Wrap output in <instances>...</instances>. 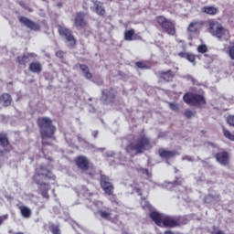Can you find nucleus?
<instances>
[{
    "label": "nucleus",
    "instance_id": "nucleus-14",
    "mask_svg": "<svg viewBox=\"0 0 234 234\" xmlns=\"http://www.w3.org/2000/svg\"><path fill=\"white\" fill-rule=\"evenodd\" d=\"M144 39L140 33H136L133 28L124 31V41H142Z\"/></svg>",
    "mask_w": 234,
    "mask_h": 234
},
{
    "label": "nucleus",
    "instance_id": "nucleus-35",
    "mask_svg": "<svg viewBox=\"0 0 234 234\" xmlns=\"http://www.w3.org/2000/svg\"><path fill=\"white\" fill-rule=\"evenodd\" d=\"M226 122L230 127H234V115L227 116Z\"/></svg>",
    "mask_w": 234,
    "mask_h": 234
},
{
    "label": "nucleus",
    "instance_id": "nucleus-18",
    "mask_svg": "<svg viewBox=\"0 0 234 234\" xmlns=\"http://www.w3.org/2000/svg\"><path fill=\"white\" fill-rule=\"evenodd\" d=\"M36 54L34 53H24L16 58V62L22 67H27V64L30 62V58H35Z\"/></svg>",
    "mask_w": 234,
    "mask_h": 234
},
{
    "label": "nucleus",
    "instance_id": "nucleus-8",
    "mask_svg": "<svg viewBox=\"0 0 234 234\" xmlns=\"http://www.w3.org/2000/svg\"><path fill=\"white\" fill-rule=\"evenodd\" d=\"M208 32L218 37L219 41H229L231 36L229 35V30L222 27V24L213 21L209 23Z\"/></svg>",
    "mask_w": 234,
    "mask_h": 234
},
{
    "label": "nucleus",
    "instance_id": "nucleus-25",
    "mask_svg": "<svg viewBox=\"0 0 234 234\" xmlns=\"http://www.w3.org/2000/svg\"><path fill=\"white\" fill-rule=\"evenodd\" d=\"M19 210H20L21 216L24 218H30L32 217V210L28 207L21 206L19 207Z\"/></svg>",
    "mask_w": 234,
    "mask_h": 234
},
{
    "label": "nucleus",
    "instance_id": "nucleus-36",
    "mask_svg": "<svg viewBox=\"0 0 234 234\" xmlns=\"http://www.w3.org/2000/svg\"><path fill=\"white\" fill-rule=\"evenodd\" d=\"M137 171L139 173H142V175H145L146 176H148V178H151V174L149 173V169H147V168H139V169H137Z\"/></svg>",
    "mask_w": 234,
    "mask_h": 234
},
{
    "label": "nucleus",
    "instance_id": "nucleus-21",
    "mask_svg": "<svg viewBox=\"0 0 234 234\" xmlns=\"http://www.w3.org/2000/svg\"><path fill=\"white\" fill-rule=\"evenodd\" d=\"M0 103L3 107H10L12 105V95L10 93H2L0 95Z\"/></svg>",
    "mask_w": 234,
    "mask_h": 234
},
{
    "label": "nucleus",
    "instance_id": "nucleus-19",
    "mask_svg": "<svg viewBox=\"0 0 234 234\" xmlns=\"http://www.w3.org/2000/svg\"><path fill=\"white\" fill-rule=\"evenodd\" d=\"M93 8L91 7V10L97 14V16H100L101 17H105V15L107 14V11L105 10V6H103V3L100 1H95L93 3Z\"/></svg>",
    "mask_w": 234,
    "mask_h": 234
},
{
    "label": "nucleus",
    "instance_id": "nucleus-27",
    "mask_svg": "<svg viewBox=\"0 0 234 234\" xmlns=\"http://www.w3.org/2000/svg\"><path fill=\"white\" fill-rule=\"evenodd\" d=\"M99 214L101 218H105L107 220L111 218V215H112V210L107 207L106 210H99Z\"/></svg>",
    "mask_w": 234,
    "mask_h": 234
},
{
    "label": "nucleus",
    "instance_id": "nucleus-24",
    "mask_svg": "<svg viewBox=\"0 0 234 234\" xmlns=\"http://www.w3.org/2000/svg\"><path fill=\"white\" fill-rule=\"evenodd\" d=\"M201 12H203V14H207V16H217V14H218V8L213 5H206L201 8Z\"/></svg>",
    "mask_w": 234,
    "mask_h": 234
},
{
    "label": "nucleus",
    "instance_id": "nucleus-6",
    "mask_svg": "<svg viewBox=\"0 0 234 234\" xmlns=\"http://www.w3.org/2000/svg\"><path fill=\"white\" fill-rule=\"evenodd\" d=\"M183 101L186 103V105H190V107H197V109H204V107L207 105V101L204 95L193 93L191 91L184 94Z\"/></svg>",
    "mask_w": 234,
    "mask_h": 234
},
{
    "label": "nucleus",
    "instance_id": "nucleus-15",
    "mask_svg": "<svg viewBox=\"0 0 234 234\" xmlns=\"http://www.w3.org/2000/svg\"><path fill=\"white\" fill-rule=\"evenodd\" d=\"M215 158L220 165H229V153L227 151L218 152Z\"/></svg>",
    "mask_w": 234,
    "mask_h": 234
},
{
    "label": "nucleus",
    "instance_id": "nucleus-43",
    "mask_svg": "<svg viewBox=\"0 0 234 234\" xmlns=\"http://www.w3.org/2000/svg\"><path fill=\"white\" fill-rule=\"evenodd\" d=\"M212 234H226L222 230H218L217 232H212Z\"/></svg>",
    "mask_w": 234,
    "mask_h": 234
},
{
    "label": "nucleus",
    "instance_id": "nucleus-47",
    "mask_svg": "<svg viewBox=\"0 0 234 234\" xmlns=\"http://www.w3.org/2000/svg\"><path fill=\"white\" fill-rule=\"evenodd\" d=\"M14 234H25L23 232H15Z\"/></svg>",
    "mask_w": 234,
    "mask_h": 234
},
{
    "label": "nucleus",
    "instance_id": "nucleus-34",
    "mask_svg": "<svg viewBox=\"0 0 234 234\" xmlns=\"http://www.w3.org/2000/svg\"><path fill=\"white\" fill-rule=\"evenodd\" d=\"M50 231L52 234H61V230L59 229V227L56 225H52L50 227Z\"/></svg>",
    "mask_w": 234,
    "mask_h": 234
},
{
    "label": "nucleus",
    "instance_id": "nucleus-37",
    "mask_svg": "<svg viewBox=\"0 0 234 234\" xmlns=\"http://www.w3.org/2000/svg\"><path fill=\"white\" fill-rule=\"evenodd\" d=\"M169 108L171 109V111H178L180 109V107L178 106V104H176V102H169L168 103Z\"/></svg>",
    "mask_w": 234,
    "mask_h": 234
},
{
    "label": "nucleus",
    "instance_id": "nucleus-20",
    "mask_svg": "<svg viewBox=\"0 0 234 234\" xmlns=\"http://www.w3.org/2000/svg\"><path fill=\"white\" fill-rule=\"evenodd\" d=\"M157 76L160 80H163L168 83L169 81H173L175 79V73L171 69H168L167 71H158Z\"/></svg>",
    "mask_w": 234,
    "mask_h": 234
},
{
    "label": "nucleus",
    "instance_id": "nucleus-9",
    "mask_svg": "<svg viewBox=\"0 0 234 234\" xmlns=\"http://www.w3.org/2000/svg\"><path fill=\"white\" fill-rule=\"evenodd\" d=\"M58 28L59 36L65 37L66 41L69 43V47L74 48V47L77 45V41L74 34H72V30L63 26H58Z\"/></svg>",
    "mask_w": 234,
    "mask_h": 234
},
{
    "label": "nucleus",
    "instance_id": "nucleus-45",
    "mask_svg": "<svg viewBox=\"0 0 234 234\" xmlns=\"http://www.w3.org/2000/svg\"><path fill=\"white\" fill-rule=\"evenodd\" d=\"M209 198H213V196L209 195L205 197V200H209Z\"/></svg>",
    "mask_w": 234,
    "mask_h": 234
},
{
    "label": "nucleus",
    "instance_id": "nucleus-38",
    "mask_svg": "<svg viewBox=\"0 0 234 234\" xmlns=\"http://www.w3.org/2000/svg\"><path fill=\"white\" fill-rule=\"evenodd\" d=\"M184 114L188 120L193 118V112L191 110H186Z\"/></svg>",
    "mask_w": 234,
    "mask_h": 234
},
{
    "label": "nucleus",
    "instance_id": "nucleus-42",
    "mask_svg": "<svg viewBox=\"0 0 234 234\" xmlns=\"http://www.w3.org/2000/svg\"><path fill=\"white\" fill-rule=\"evenodd\" d=\"M164 234H176L175 232H173L172 230H165L164 232Z\"/></svg>",
    "mask_w": 234,
    "mask_h": 234
},
{
    "label": "nucleus",
    "instance_id": "nucleus-3",
    "mask_svg": "<svg viewBox=\"0 0 234 234\" xmlns=\"http://www.w3.org/2000/svg\"><path fill=\"white\" fill-rule=\"evenodd\" d=\"M37 124L39 128L43 147L45 145H52V143L45 141L47 138H54V134H56V126L52 123V119L49 117H38Z\"/></svg>",
    "mask_w": 234,
    "mask_h": 234
},
{
    "label": "nucleus",
    "instance_id": "nucleus-4",
    "mask_svg": "<svg viewBox=\"0 0 234 234\" xmlns=\"http://www.w3.org/2000/svg\"><path fill=\"white\" fill-rule=\"evenodd\" d=\"M151 146V138L147 135H140L134 143H130L126 147L125 151L129 154L136 156V154H142L144 151L147 150V147Z\"/></svg>",
    "mask_w": 234,
    "mask_h": 234
},
{
    "label": "nucleus",
    "instance_id": "nucleus-10",
    "mask_svg": "<svg viewBox=\"0 0 234 234\" xmlns=\"http://www.w3.org/2000/svg\"><path fill=\"white\" fill-rule=\"evenodd\" d=\"M101 94L104 105H111V103H114V101H116V95L118 94V91L113 88H110L102 90Z\"/></svg>",
    "mask_w": 234,
    "mask_h": 234
},
{
    "label": "nucleus",
    "instance_id": "nucleus-13",
    "mask_svg": "<svg viewBox=\"0 0 234 234\" xmlns=\"http://www.w3.org/2000/svg\"><path fill=\"white\" fill-rule=\"evenodd\" d=\"M204 21L200 19H195L191 21L186 28L188 34H200L202 28H204Z\"/></svg>",
    "mask_w": 234,
    "mask_h": 234
},
{
    "label": "nucleus",
    "instance_id": "nucleus-48",
    "mask_svg": "<svg viewBox=\"0 0 234 234\" xmlns=\"http://www.w3.org/2000/svg\"><path fill=\"white\" fill-rule=\"evenodd\" d=\"M58 6H61V4H58Z\"/></svg>",
    "mask_w": 234,
    "mask_h": 234
},
{
    "label": "nucleus",
    "instance_id": "nucleus-33",
    "mask_svg": "<svg viewBox=\"0 0 234 234\" xmlns=\"http://www.w3.org/2000/svg\"><path fill=\"white\" fill-rule=\"evenodd\" d=\"M186 59L190 63H195V61H197V56H195V54H193V53H188L186 55Z\"/></svg>",
    "mask_w": 234,
    "mask_h": 234
},
{
    "label": "nucleus",
    "instance_id": "nucleus-11",
    "mask_svg": "<svg viewBox=\"0 0 234 234\" xmlns=\"http://www.w3.org/2000/svg\"><path fill=\"white\" fill-rule=\"evenodd\" d=\"M74 162L80 171H89L90 169V160L85 155H78Z\"/></svg>",
    "mask_w": 234,
    "mask_h": 234
},
{
    "label": "nucleus",
    "instance_id": "nucleus-26",
    "mask_svg": "<svg viewBox=\"0 0 234 234\" xmlns=\"http://www.w3.org/2000/svg\"><path fill=\"white\" fill-rule=\"evenodd\" d=\"M80 70H82L86 80H92V73H90V71L89 69V66H87L85 64H80Z\"/></svg>",
    "mask_w": 234,
    "mask_h": 234
},
{
    "label": "nucleus",
    "instance_id": "nucleus-16",
    "mask_svg": "<svg viewBox=\"0 0 234 234\" xmlns=\"http://www.w3.org/2000/svg\"><path fill=\"white\" fill-rule=\"evenodd\" d=\"M19 21H20V23H22V25H25V27H27V28H30V30H40L41 29V27H39V24L35 23L34 21L28 19L26 16H20Z\"/></svg>",
    "mask_w": 234,
    "mask_h": 234
},
{
    "label": "nucleus",
    "instance_id": "nucleus-40",
    "mask_svg": "<svg viewBox=\"0 0 234 234\" xmlns=\"http://www.w3.org/2000/svg\"><path fill=\"white\" fill-rule=\"evenodd\" d=\"M187 54L188 53L181 51V52L178 53V56H179V58H184L185 59H186L187 58Z\"/></svg>",
    "mask_w": 234,
    "mask_h": 234
},
{
    "label": "nucleus",
    "instance_id": "nucleus-12",
    "mask_svg": "<svg viewBox=\"0 0 234 234\" xmlns=\"http://www.w3.org/2000/svg\"><path fill=\"white\" fill-rule=\"evenodd\" d=\"M101 187L105 195H112L114 193V185L111 183V178L107 176H101Z\"/></svg>",
    "mask_w": 234,
    "mask_h": 234
},
{
    "label": "nucleus",
    "instance_id": "nucleus-32",
    "mask_svg": "<svg viewBox=\"0 0 234 234\" xmlns=\"http://www.w3.org/2000/svg\"><path fill=\"white\" fill-rule=\"evenodd\" d=\"M108 197H111L110 201L112 204H116V206H120V201H118V198L116 197V194L113 193L112 195H108Z\"/></svg>",
    "mask_w": 234,
    "mask_h": 234
},
{
    "label": "nucleus",
    "instance_id": "nucleus-23",
    "mask_svg": "<svg viewBox=\"0 0 234 234\" xmlns=\"http://www.w3.org/2000/svg\"><path fill=\"white\" fill-rule=\"evenodd\" d=\"M28 70H30V72H33L34 74H40V72H42L43 70V66L37 61L31 62L29 64Z\"/></svg>",
    "mask_w": 234,
    "mask_h": 234
},
{
    "label": "nucleus",
    "instance_id": "nucleus-41",
    "mask_svg": "<svg viewBox=\"0 0 234 234\" xmlns=\"http://www.w3.org/2000/svg\"><path fill=\"white\" fill-rule=\"evenodd\" d=\"M56 56H57V58H63V56H64V53H63V51L62 50H58V51H57L56 52Z\"/></svg>",
    "mask_w": 234,
    "mask_h": 234
},
{
    "label": "nucleus",
    "instance_id": "nucleus-31",
    "mask_svg": "<svg viewBox=\"0 0 234 234\" xmlns=\"http://www.w3.org/2000/svg\"><path fill=\"white\" fill-rule=\"evenodd\" d=\"M197 52L199 54H206L207 52V46L205 44H201L197 47Z\"/></svg>",
    "mask_w": 234,
    "mask_h": 234
},
{
    "label": "nucleus",
    "instance_id": "nucleus-29",
    "mask_svg": "<svg viewBox=\"0 0 234 234\" xmlns=\"http://www.w3.org/2000/svg\"><path fill=\"white\" fill-rule=\"evenodd\" d=\"M230 59H234V42H230L229 46L228 47V51Z\"/></svg>",
    "mask_w": 234,
    "mask_h": 234
},
{
    "label": "nucleus",
    "instance_id": "nucleus-1",
    "mask_svg": "<svg viewBox=\"0 0 234 234\" xmlns=\"http://www.w3.org/2000/svg\"><path fill=\"white\" fill-rule=\"evenodd\" d=\"M56 182V175L52 173L47 165H40L37 168H35V173L33 176V182L38 186V190L40 195H42L43 198L48 200L50 198V195H48V191H50V184L48 182Z\"/></svg>",
    "mask_w": 234,
    "mask_h": 234
},
{
    "label": "nucleus",
    "instance_id": "nucleus-49",
    "mask_svg": "<svg viewBox=\"0 0 234 234\" xmlns=\"http://www.w3.org/2000/svg\"><path fill=\"white\" fill-rule=\"evenodd\" d=\"M233 67H234V62L232 63Z\"/></svg>",
    "mask_w": 234,
    "mask_h": 234
},
{
    "label": "nucleus",
    "instance_id": "nucleus-22",
    "mask_svg": "<svg viewBox=\"0 0 234 234\" xmlns=\"http://www.w3.org/2000/svg\"><path fill=\"white\" fill-rule=\"evenodd\" d=\"M158 154H159L160 158L167 159V158H173L174 156H176V152L160 148L158 150Z\"/></svg>",
    "mask_w": 234,
    "mask_h": 234
},
{
    "label": "nucleus",
    "instance_id": "nucleus-28",
    "mask_svg": "<svg viewBox=\"0 0 234 234\" xmlns=\"http://www.w3.org/2000/svg\"><path fill=\"white\" fill-rule=\"evenodd\" d=\"M223 134L225 138H228V140H230V142H234V134L229 132V130L223 128Z\"/></svg>",
    "mask_w": 234,
    "mask_h": 234
},
{
    "label": "nucleus",
    "instance_id": "nucleus-30",
    "mask_svg": "<svg viewBox=\"0 0 234 234\" xmlns=\"http://www.w3.org/2000/svg\"><path fill=\"white\" fill-rule=\"evenodd\" d=\"M135 65L138 67V69H142L143 70L151 69V67L147 66V64H145L144 61H137Z\"/></svg>",
    "mask_w": 234,
    "mask_h": 234
},
{
    "label": "nucleus",
    "instance_id": "nucleus-5",
    "mask_svg": "<svg viewBox=\"0 0 234 234\" xmlns=\"http://www.w3.org/2000/svg\"><path fill=\"white\" fill-rule=\"evenodd\" d=\"M89 17V13H85L83 11H79L75 13L72 23L73 27L77 28V30H83V36L89 37L92 34V30L90 27H89V21L87 18Z\"/></svg>",
    "mask_w": 234,
    "mask_h": 234
},
{
    "label": "nucleus",
    "instance_id": "nucleus-46",
    "mask_svg": "<svg viewBox=\"0 0 234 234\" xmlns=\"http://www.w3.org/2000/svg\"><path fill=\"white\" fill-rule=\"evenodd\" d=\"M92 135L94 136V138H96V136H98V132H96V131L93 132V133H92Z\"/></svg>",
    "mask_w": 234,
    "mask_h": 234
},
{
    "label": "nucleus",
    "instance_id": "nucleus-44",
    "mask_svg": "<svg viewBox=\"0 0 234 234\" xmlns=\"http://www.w3.org/2000/svg\"><path fill=\"white\" fill-rule=\"evenodd\" d=\"M175 186H182V181H176Z\"/></svg>",
    "mask_w": 234,
    "mask_h": 234
},
{
    "label": "nucleus",
    "instance_id": "nucleus-17",
    "mask_svg": "<svg viewBox=\"0 0 234 234\" xmlns=\"http://www.w3.org/2000/svg\"><path fill=\"white\" fill-rule=\"evenodd\" d=\"M0 146L3 147L6 153H10V151L14 149L8 140V134L0 133Z\"/></svg>",
    "mask_w": 234,
    "mask_h": 234
},
{
    "label": "nucleus",
    "instance_id": "nucleus-39",
    "mask_svg": "<svg viewBox=\"0 0 234 234\" xmlns=\"http://www.w3.org/2000/svg\"><path fill=\"white\" fill-rule=\"evenodd\" d=\"M5 220H8V214L0 216V226H3Z\"/></svg>",
    "mask_w": 234,
    "mask_h": 234
},
{
    "label": "nucleus",
    "instance_id": "nucleus-2",
    "mask_svg": "<svg viewBox=\"0 0 234 234\" xmlns=\"http://www.w3.org/2000/svg\"><path fill=\"white\" fill-rule=\"evenodd\" d=\"M149 217L159 228H180V226H186L189 222L187 218L182 216H165L157 211L150 212Z\"/></svg>",
    "mask_w": 234,
    "mask_h": 234
},
{
    "label": "nucleus",
    "instance_id": "nucleus-7",
    "mask_svg": "<svg viewBox=\"0 0 234 234\" xmlns=\"http://www.w3.org/2000/svg\"><path fill=\"white\" fill-rule=\"evenodd\" d=\"M155 23L161 32H165L168 34V36H176V27L175 26V22L171 19L165 16H157L155 17Z\"/></svg>",
    "mask_w": 234,
    "mask_h": 234
}]
</instances>
